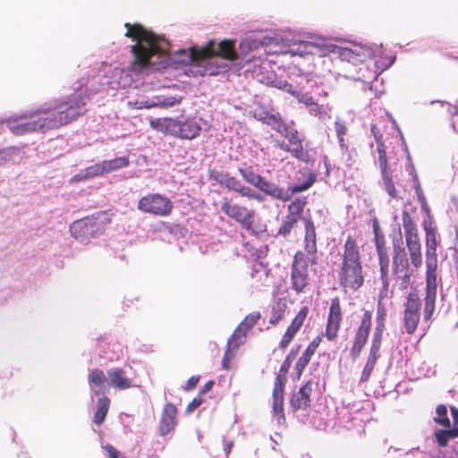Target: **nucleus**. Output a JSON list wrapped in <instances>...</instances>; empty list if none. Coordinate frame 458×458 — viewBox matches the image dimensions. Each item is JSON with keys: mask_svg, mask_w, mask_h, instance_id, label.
<instances>
[{"mask_svg": "<svg viewBox=\"0 0 458 458\" xmlns=\"http://www.w3.org/2000/svg\"><path fill=\"white\" fill-rule=\"evenodd\" d=\"M303 223L305 230L303 239L304 251H296L291 267V287L296 293H305L310 285V278L307 256L310 257L311 265H317L318 262L315 224L310 216L304 217Z\"/></svg>", "mask_w": 458, "mask_h": 458, "instance_id": "obj_1", "label": "nucleus"}, {"mask_svg": "<svg viewBox=\"0 0 458 458\" xmlns=\"http://www.w3.org/2000/svg\"><path fill=\"white\" fill-rule=\"evenodd\" d=\"M340 257L337 271L339 285L345 292H355L364 284V273L360 248L352 235L346 237Z\"/></svg>", "mask_w": 458, "mask_h": 458, "instance_id": "obj_2", "label": "nucleus"}, {"mask_svg": "<svg viewBox=\"0 0 458 458\" xmlns=\"http://www.w3.org/2000/svg\"><path fill=\"white\" fill-rule=\"evenodd\" d=\"M89 100V94L76 92L43 106L41 113L47 114L52 130L57 129L84 115L87 113L86 106Z\"/></svg>", "mask_w": 458, "mask_h": 458, "instance_id": "obj_3", "label": "nucleus"}, {"mask_svg": "<svg viewBox=\"0 0 458 458\" xmlns=\"http://www.w3.org/2000/svg\"><path fill=\"white\" fill-rule=\"evenodd\" d=\"M124 26L127 29L125 36L137 41L131 50L133 55L131 64L134 69L141 70L148 67L152 56L165 51L160 44V38L141 24L126 22Z\"/></svg>", "mask_w": 458, "mask_h": 458, "instance_id": "obj_4", "label": "nucleus"}, {"mask_svg": "<svg viewBox=\"0 0 458 458\" xmlns=\"http://www.w3.org/2000/svg\"><path fill=\"white\" fill-rule=\"evenodd\" d=\"M179 53L184 54L186 59L182 62L187 64H197L201 65L205 64V67L201 72V75H216L219 72L217 67H214L209 60L213 56H220L228 61H235L238 59V55L235 51L234 41L222 40L217 46L215 41H209L208 45L200 49L191 47L188 51L182 49Z\"/></svg>", "mask_w": 458, "mask_h": 458, "instance_id": "obj_5", "label": "nucleus"}, {"mask_svg": "<svg viewBox=\"0 0 458 458\" xmlns=\"http://www.w3.org/2000/svg\"><path fill=\"white\" fill-rule=\"evenodd\" d=\"M149 125L153 130L181 140L196 139L201 132V125L195 118L182 114L176 117L150 119Z\"/></svg>", "mask_w": 458, "mask_h": 458, "instance_id": "obj_6", "label": "nucleus"}, {"mask_svg": "<svg viewBox=\"0 0 458 458\" xmlns=\"http://www.w3.org/2000/svg\"><path fill=\"white\" fill-rule=\"evenodd\" d=\"M107 213L108 210L99 211L74 221L70 226L72 235L81 242L89 241L111 224L112 218L107 216Z\"/></svg>", "mask_w": 458, "mask_h": 458, "instance_id": "obj_7", "label": "nucleus"}, {"mask_svg": "<svg viewBox=\"0 0 458 458\" xmlns=\"http://www.w3.org/2000/svg\"><path fill=\"white\" fill-rule=\"evenodd\" d=\"M392 274L394 280V289L403 291L409 287L412 272L402 238L393 241Z\"/></svg>", "mask_w": 458, "mask_h": 458, "instance_id": "obj_8", "label": "nucleus"}, {"mask_svg": "<svg viewBox=\"0 0 458 458\" xmlns=\"http://www.w3.org/2000/svg\"><path fill=\"white\" fill-rule=\"evenodd\" d=\"M7 126L12 133L17 136L25 135L36 131L52 130L47 114L41 113V107L31 113L7 121Z\"/></svg>", "mask_w": 458, "mask_h": 458, "instance_id": "obj_9", "label": "nucleus"}, {"mask_svg": "<svg viewBox=\"0 0 458 458\" xmlns=\"http://www.w3.org/2000/svg\"><path fill=\"white\" fill-rule=\"evenodd\" d=\"M304 175L307 179L303 183L290 185L286 190L263 177L258 189L275 199L287 201L293 194L310 189L316 182L317 176L311 171H308Z\"/></svg>", "mask_w": 458, "mask_h": 458, "instance_id": "obj_10", "label": "nucleus"}, {"mask_svg": "<svg viewBox=\"0 0 458 458\" xmlns=\"http://www.w3.org/2000/svg\"><path fill=\"white\" fill-rule=\"evenodd\" d=\"M402 222L411 263L414 268L418 269L422 266V252L417 226L406 210L403 211Z\"/></svg>", "mask_w": 458, "mask_h": 458, "instance_id": "obj_11", "label": "nucleus"}, {"mask_svg": "<svg viewBox=\"0 0 458 458\" xmlns=\"http://www.w3.org/2000/svg\"><path fill=\"white\" fill-rule=\"evenodd\" d=\"M342 321L343 310L340 299L339 297H335L330 302L325 332L322 335H317L307 347L317 351L322 341V336H325L329 342L335 341L338 337Z\"/></svg>", "mask_w": 458, "mask_h": 458, "instance_id": "obj_12", "label": "nucleus"}, {"mask_svg": "<svg viewBox=\"0 0 458 458\" xmlns=\"http://www.w3.org/2000/svg\"><path fill=\"white\" fill-rule=\"evenodd\" d=\"M137 208L155 216H169L173 212L174 204L165 195L148 193L139 199Z\"/></svg>", "mask_w": 458, "mask_h": 458, "instance_id": "obj_13", "label": "nucleus"}, {"mask_svg": "<svg viewBox=\"0 0 458 458\" xmlns=\"http://www.w3.org/2000/svg\"><path fill=\"white\" fill-rule=\"evenodd\" d=\"M426 296L423 309V320L428 323L433 316L437 295V259H426Z\"/></svg>", "mask_w": 458, "mask_h": 458, "instance_id": "obj_14", "label": "nucleus"}, {"mask_svg": "<svg viewBox=\"0 0 458 458\" xmlns=\"http://www.w3.org/2000/svg\"><path fill=\"white\" fill-rule=\"evenodd\" d=\"M421 306L422 302L418 291L411 288L403 302V327L408 335H413L418 328Z\"/></svg>", "mask_w": 458, "mask_h": 458, "instance_id": "obj_15", "label": "nucleus"}, {"mask_svg": "<svg viewBox=\"0 0 458 458\" xmlns=\"http://www.w3.org/2000/svg\"><path fill=\"white\" fill-rule=\"evenodd\" d=\"M296 53L301 56L306 55L326 56L329 53H337L341 57L347 59L349 62H355L359 55L355 54L352 49L341 48L335 46L320 45L310 41H301L297 45Z\"/></svg>", "mask_w": 458, "mask_h": 458, "instance_id": "obj_16", "label": "nucleus"}, {"mask_svg": "<svg viewBox=\"0 0 458 458\" xmlns=\"http://www.w3.org/2000/svg\"><path fill=\"white\" fill-rule=\"evenodd\" d=\"M221 210L230 218L240 223L244 229L251 231L254 233V211L249 210L246 207L231 203L227 199H224L221 203Z\"/></svg>", "mask_w": 458, "mask_h": 458, "instance_id": "obj_17", "label": "nucleus"}, {"mask_svg": "<svg viewBox=\"0 0 458 458\" xmlns=\"http://www.w3.org/2000/svg\"><path fill=\"white\" fill-rule=\"evenodd\" d=\"M306 204V198H297L288 205V213L283 218L277 235H281L284 238L290 235L293 227L301 218Z\"/></svg>", "mask_w": 458, "mask_h": 458, "instance_id": "obj_18", "label": "nucleus"}, {"mask_svg": "<svg viewBox=\"0 0 458 458\" xmlns=\"http://www.w3.org/2000/svg\"><path fill=\"white\" fill-rule=\"evenodd\" d=\"M372 324V314L366 310L360 319V325L355 331L352 344L350 349L351 357L356 360L367 344Z\"/></svg>", "mask_w": 458, "mask_h": 458, "instance_id": "obj_19", "label": "nucleus"}, {"mask_svg": "<svg viewBox=\"0 0 458 458\" xmlns=\"http://www.w3.org/2000/svg\"><path fill=\"white\" fill-rule=\"evenodd\" d=\"M377 151L378 153V165L380 168L385 190L391 198L394 199L397 197L398 192L394 186L392 170L388 165L386 147L385 143H379L377 145Z\"/></svg>", "mask_w": 458, "mask_h": 458, "instance_id": "obj_20", "label": "nucleus"}, {"mask_svg": "<svg viewBox=\"0 0 458 458\" xmlns=\"http://www.w3.org/2000/svg\"><path fill=\"white\" fill-rule=\"evenodd\" d=\"M308 314L309 308L307 306L301 307L283 335L278 344L279 349L285 350L288 347L290 343L302 327Z\"/></svg>", "mask_w": 458, "mask_h": 458, "instance_id": "obj_21", "label": "nucleus"}, {"mask_svg": "<svg viewBox=\"0 0 458 458\" xmlns=\"http://www.w3.org/2000/svg\"><path fill=\"white\" fill-rule=\"evenodd\" d=\"M287 378L277 375L274 382L273 389V412L277 416L278 423H284L286 419L284 411V394Z\"/></svg>", "mask_w": 458, "mask_h": 458, "instance_id": "obj_22", "label": "nucleus"}, {"mask_svg": "<svg viewBox=\"0 0 458 458\" xmlns=\"http://www.w3.org/2000/svg\"><path fill=\"white\" fill-rule=\"evenodd\" d=\"M260 313L259 311H253L248 314L229 338V345L240 346L242 344L247 333L258 323Z\"/></svg>", "mask_w": 458, "mask_h": 458, "instance_id": "obj_23", "label": "nucleus"}, {"mask_svg": "<svg viewBox=\"0 0 458 458\" xmlns=\"http://www.w3.org/2000/svg\"><path fill=\"white\" fill-rule=\"evenodd\" d=\"M282 135L288 140L289 143L277 140L276 146L279 147L282 150L291 153V155L293 157L299 160H304L305 153L302 146V141L299 138V133L297 130H292Z\"/></svg>", "mask_w": 458, "mask_h": 458, "instance_id": "obj_24", "label": "nucleus"}, {"mask_svg": "<svg viewBox=\"0 0 458 458\" xmlns=\"http://www.w3.org/2000/svg\"><path fill=\"white\" fill-rule=\"evenodd\" d=\"M177 414L178 410L174 404L172 403L165 404L158 426L161 436H165L174 430L178 423Z\"/></svg>", "mask_w": 458, "mask_h": 458, "instance_id": "obj_25", "label": "nucleus"}, {"mask_svg": "<svg viewBox=\"0 0 458 458\" xmlns=\"http://www.w3.org/2000/svg\"><path fill=\"white\" fill-rule=\"evenodd\" d=\"M311 393L312 384L310 381H308L297 392L292 394L290 398L291 408L294 411L310 408Z\"/></svg>", "mask_w": 458, "mask_h": 458, "instance_id": "obj_26", "label": "nucleus"}, {"mask_svg": "<svg viewBox=\"0 0 458 458\" xmlns=\"http://www.w3.org/2000/svg\"><path fill=\"white\" fill-rule=\"evenodd\" d=\"M182 98L169 97L162 98L161 96H156L152 99H147L145 101L136 100L134 102H129V106L136 109L141 108H153L161 107L166 108L180 104Z\"/></svg>", "mask_w": 458, "mask_h": 458, "instance_id": "obj_27", "label": "nucleus"}, {"mask_svg": "<svg viewBox=\"0 0 458 458\" xmlns=\"http://www.w3.org/2000/svg\"><path fill=\"white\" fill-rule=\"evenodd\" d=\"M223 187H225L229 191L238 192L240 195L249 199H257L259 201L263 199L259 194L252 191L250 187L245 186L239 179L234 176H231L229 174L225 178Z\"/></svg>", "mask_w": 458, "mask_h": 458, "instance_id": "obj_28", "label": "nucleus"}, {"mask_svg": "<svg viewBox=\"0 0 458 458\" xmlns=\"http://www.w3.org/2000/svg\"><path fill=\"white\" fill-rule=\"evenodd\" d=\"M387 316V310L382 304V301L378 299L377 305V317H376V327L373 333L371 343L381 344L383 340V333L386 329V320Z\"/></svg>", "mask_w": 458, "mask_h": 458, "instance_id": "obj_29", "label": "nucleus"}, {"mask_svg": "<svg viewBox=\"0 0 458 458\" xmlns=\"http://www.w3.org/2000/svg\"><path fill=\"white\" fill-rule=\"evenodd\" d=\"M109 385L116 389L125 390L132 386L131 379H130L125 371L122 368H113L107 371Z\"/></svg>", "mask_w": 458, "mask_h": 458, "instance_id": "obj_30", "label": "nucleus"}, {"mask_svg": "<svg viewBox=\"0 0 458 458\" xmlns=\"http://www.w3.org/2000/svg\"><path fill=\"white\" fill-rule=\"evenodd\" d=\"M381 344L371 343L369 354L360 376V382H368L380 356Z\"/></svg>", "mask_w": 458, "mask_h": 458, "instance_id": "obj_31", "label": "nucleus"}, {"mask_svg": "<svg viewBox=\"0 0 458 458\" xmlns=\"http://www.w3.org/2000/svg\"><path fill=\"white\" fill-rule=\"evenodd\" d=\"M269 273L270 269L267 265H265L262 261H257L252 266L250 276L257 286H267Z\"/></svg>", "mask_w": 458, "mask_h": 458, "instance_id": "obj_32", "label": "nucleus"}, {"mask_svg": "<svg viewBox=\"0 0 458 458\" xmlns=\"http://www.w3.org/2000/svg\"><path fill=\"white\" fill-rule=\"evenodd\" d=\"M259 120L262 123L271 126L273 130L279 132L281 135L293 130L283 121L279 114L267 113L264 116L260 117Z\"/></svg>", "mask_w": 458, "mask_h": 458, "instance_id": "obj_33", "label": "nucleus"}, {"mask_svg": "<svg viewBox=\"0 0 458 458\" xmlns=\"http://www.w3.org/2000/svg\"><path fill=\"white\" fill-rule=\"evenodd\" d=\"M373 232L375 236V245L378 260L388 257L387 248L386 246V239L382 232L379 223L377 219L373 221Z\"/></svg>", "mask_w": 458, "mask_h": 458, "instance_id": "obj_34", "label": "nucleus"}, {"mask_svg": "<svg viewBox=\"0 0 458 458\" xmlns=\"http://www.w3.org/2000/svg\"><path fill=\"white\" fill-rule=\"evenodd\" d=\"M89 383L91 389L96 394H99L100 391L105 388L106 377L103 370L93 369L89 374Z\"/></svg>", "mask_w": 458, "mask_h": 458, "instance_id": "obj_35", "label": "nucleus"}, {"mask_svg": "<svg viewBox=\"0 0 458 458\" xmlns=\"http://www.w3.org/2000/svg\"><path fill=\"white\" fill-rule=\"evenodd\" d=\"M111 401L108 397L103 395L98 399V409L94 414L93 422L97 425H101L109 411Z\"/></svg>", "mask_w": 458, "mask_h": 458, "instance_id": "obj_36", "label": "nucleus"}, {"mask_svg": "<svg viewBox=\"0 0 458 458\" xmlns=\"http://www.w3.org/2000/svg\"><path fill=\"white\" fill-rule=\"evenodd\" d=\"M286 309L287 303L285 300L279 299L276 302H275L271 308L269 323L271 325H276L281 321L284 317Z\"/></svg>", "mask_w": 458, "mask_h": 458, "instance_id": "obj_37", "label": "nucleus"}, {"mask_svg": "<svg viewBox=\"0 0 458 458\" xmlns=\"http://www.w3.org/2000/svg\"><path fill=\"white\" fill-rule=\"evenodd\" d=\"M457 437L458 428L455 426L452 428H448L446 429H441L435 432L436 441L441 447L446 446L450 439L455 438Z\"/></svg>", "mask_w": 458, "mask_h": 458, "instance_id": "obj_38", "label": "nucleus"}, {"mask_svg": "<svg viewBox=\"0 0 458 458\" xmlns=\"http://www.w3.org/2000/svg\"><path fill=\"white\" fill-rule=\"evenodd\" d=\"M426 259H437V240L436 233L432 229H426Z\"/></svg>", "mask_w": 458, "mask_h": 458, "instance_id": "obj_39", "label": "nucleus"}, {"mask_svg": "<svg viewBox=\"0 0 458 458\" xmlns=\"http://www.w3.org/2000/svg\"><path fill=\"white\" fill-rule=\"evenodd\" d=\"M238 172L242 175V177L248 183L253 185L254 187L258 188L263 179V176H261L259 174H256L251 167L249 168H239Z\"/></svg>", "mask_w": 458, "mask_h": 458, "instance_id": "obj_40", "label": "nucleus"}, {"mask_svg": "<svg viewBox=\"0 0 458 458\" xmlns=\"http://www.w3.org/2000/svg\"><path fill=\"white\" fill-rule=\"evenodd\" d=\"M106 174L123 168L129 165L130 161L126 157H119L110 160L103 161Z\"/></svg>", "mask_w": 458, "mask_h": 458, "instance_id": "obj_41", "label": "nucleus"}, {"mask_svg": "<svg viewBox=\"0 0 458 458\" xmlns=\"http://www.w3.org/2000/svg\"><path fill=\"white\" fill-rule=\"evenodd\" d=\"M380 272V281L382 284V287L379 290L378 293V299L380 301H383L384 299H386L389 297V287H390V281H389V268H381L379 269Z\"/></svg>", "mask_w": 458, "mask_h": 458, "instance_id": "obj_42", "label": "nucleus"}, {"mask_svg": "<svg viewBox=\"0 0 458 458\" xmlns=\"http://www.w3.org/2000/svg\"><path fill=\"white\" fill-rule=\"evenodd\" d=\"M244 250L249 253V256L254 259H260L267 256L268 248L267 246L256 247L251 242H245L243 244Z\"/></svg>", "mask_w": 458, "mask_h": 458, "instance_id": "obj_43", "label": "nucleus"}, {"mask_svg": "<svg viewBox=\"0 0 458 458\" xmlns=\"http://www.w3.org/2000/svg\"><path fill=\"white\" fill-rule=\"evenodd\" d=\"M436 417H434V421L445 428H448L451 427L450 420L447 416V408L444 404H439L436 408Z\"/></svg>", "mask_w": 458, "mask_h": 458, "instance_id": "obj_44", "label": "nucleus"}, {"mask_svg": "<svg viewBox=\"0 0 458 458\" xmlns=\"http://www.w3.org/2000/svg\"><path fill=\"white\" fill-rule=\"evenodd\" d=\"M315 352L316 351L307 347L301 356L299 358L295 364V369L299 376L301 375L302 371L307 367Z\"/></svg>", "mask_w": 458, "mask_h": 458, "instance_id": "obj_45", "label": "nucleus"}, {"mask_svg": "<svg viewBox=\"0 0 458 458\" xmlns=\"http://www.w3.org/2000/svg\"><path fill=\"white\" fill-rule=\"evenodd\" d=\"M85 170L89 179L102 176L103 174H106V170L105 168L103 161L101 163L95 164L94 165H90L87 167Z\"/></svg>", "mask_w": 458, "mask_h": 458, "instance_id": "obj_46", "label": "nucleus"}, {"mask_svg": "<svg viewBox=\"0 0 458 458\" xmlns=\"http://www.w3.org/2000/svg\"><path fill=\"white\" fill-rule=\"evenodd\" d=\"M239 346L229 345V340L227 341L226 351L225 352L222 366L225 369H230V361L234 357V351L238 349Z\"/></svg>", "mask_w": 458, "mask_h": 458, "instance_id": "obj_47", "label": "nucleus"}, {"mask_svg": "<svg viewBox=\"0 0 458 458\" xmlns=\"http://www.w3.org/2000/svg\"><path fill=\"white\" fill-rule=\"evenodd\" d=\"M308 107L310 115L320 117L323 114H326L323 105H319L316 101H313V104H310Z\"/></svg>", "mask_w": 458, "mask_h": 458, "instance_id": "obj_48", "label": "nucleus"}, {"mask_svg": "<svg viewBox=\"0 0 458 458\" xmlns=\"http://www.w3.org/2000/svg\"><path fill=\"white\" fill-rule=\"evenodd\" d=\"M294 98L306 106H309L310 104H313V101H315L308 92L300 91L299 93L294 94Z\"/></svg>", "mask_w": 458, "mask_h": 458, "instance_id": "obj_49", "label": "nucleus"}, {"mask_svg": "<svg viewBox=\"0 0 458 458\" xmlns=\"http://www.w3.org/2000/svg\"><path fill=\"white\" fill-rule=\"evenodd\" d=\"M228 173H224L221 171L213 170L209 173V178L211 180L216 181L221 186H224L225 178L227 177Z\"/></svg>", "mask_w": 458, "mask_h": 458, "instance_id": "obj_50", "label": "nucleus"}, {"mask_svg": "<svg viewBox=\"0 0 458 458\" xmlns=\"http://www.w3.org/2000/svg\"><path fill=\"white\" fill-rule=\"evenodd\" d=\"M204 400L200 394H198V396L194 397L192 401L188 404L186 408V411L191 413L194 411L197 408H199L202 403Z\"/></svg>", "mask_w": 458, "mask_h": 458, "instance_id": "obj_51", "label": "nucleus"}, {"mask_svg": "<svg viewBox=\"0 0 458 458\" xmlns=\"http://www.w3.org/2000/svg\"><path fill=\"white\" fill-rule=\"evenodd\" d=\"M416 193H417L418 200L420 203L421 208L426 212H429V208L428 206L426 197L424 196L421 189H420V188L416 189Z\"/></svg>", "mask_w": 458, "mask_h": 458, "instance_id": "obj_52", "label": "nucleus"}, {"mask_svg": "<svg viewBox=\"0 0 458 458\" xmlns=\"http://www.w3.org/2000/svg\"><path fill=\"white\" fill-rule=\"evenodd\" d=\"M335 130L337 137H344L347 133V127L344 122L336 121L335 123Z\"/></svg>", "mask_w": 458, "mask_h": 458, "instance_id": "obj_53", "label": "nucleus"}, {"mask_svg": "<svg viewBox=\"0 0 458 458\" xmlns=\"http://www.w3.org/2000/svg\"><path fill=\"white\" fill-rule=\"evenodd\" d=\"M102 448L105 449L109 456V458H121V453L115 449L112 445H102Z\"/></svg>", "mask_w": 458, "mask_h": 458, "instance_id": "obj_54", "label": "nucleus"}, {"mask_svg": "<svg viewBox=\"0 0 458 458\" xmlns=\"http://www.w3.org/2000/svg\"><path fill=\"white\" fill-rule=\"evenodd\" d=\"M87 180H89V177H88V174L86 173V170H82L80 173L74 174L71 178L70 182L71 183H76V182H80L87 181Z\"/></svg>", "mask_w": 458, "mask_h": 458, "instance_id": "obj_55", "label": "nucleus"}, {"mask_svg": "<svg viewBox=\"0 0 458 458\" xmlns=\"http://www.w3.org/2000/svg\"><path fill=\"white\" fill-rule=\"evenodd\" d=\"M293 360H292L291 355L286 356L285 360L283 361V363L280 367V372L283 373V374H281L282 376H284L286 377L285 374L288 372Z\"/></svg>", "mask_w": 458, "mask_h": 458, "instance_id": "obj_56", "label": "nucleus"}, {"mask_svg": "<svg viewBox=\"0 0 458 458\" xmlns=\"http://www.w3.org/2000/svg\"><path fill=\"white\" fill-rule=\"evenodd\" d=\"M199 381V376H192V377H191L188 379V381L186 382L184 389L186 391H190V390L194 389L197 386Z\"/></svg>", "mask_w": 458, "mask_h": 458, "instance_id": "obj_57", "label": "nucleus"}, {"mask_svg": "<svg viewBox=\"0 0 458 458\" xmlns=\"http://www.w3.org/2000/svg\"><path fill=\"white\" fill-rule=\"evenodd\" d=\"M213 386H214V381H212V380L208 381V382H207V383L202 386V388L200 389V391H199V394L202 395V394H206V393L209 392V391L212 389Z\"/></svg>", "mask_w": 458, "mask_h": 458, "instance_id": "obj_58", "label": "nucleus"}, {"mask_svg": "<svg viewBox=\"0 0 458 458\" xmlns=\"http://www.w3.org/2000/svg\"><path fill=\"white\" fill-rule=\"evenodd\" d=\"M375 130H376V126L373 125L372 128H371V131L374 133L377 145H378L379 143H384V141H383V135L381 133H379L378 131L376 132Z\"/></svg>", "mask_w": 458, "mask_h": 458, "instance_id": "obj_59", "label": "nucleus"}, {"mask_svg": "<svg viewBox=\"0 0 458 458\" xmlns=\"http://www.w3.org/2000/svg\"><path fill=\"white\" fill-rule=\"evenodd\" d=\"M379 269L389 268V257L378 260Z\"/></svg>", "mask_w": 458, "mask_h": 458, "instance_id": "obj_60", "label": "nucleus"}, {"mask_svg": "<svg viewBox=\"0 0 458 458\" xmlns=\"http://www.w3.org/2000/svg\"><path fill=\"white\" fill-rule=\"evenodd\" d=\"M284 89H285V90H286L289 94H291L293 98H294V94H295V93H299V92H300V90H296V89H294V88L293 87V85H291V84H287V83L284 85Z\"/></svg>", "mask_w": 458, "mask_h": 458, "instance_id": "obj_61", "label": "nucleus"}, {"mask_svg": "<svg viewBox=\"0 0 458 458\" xmlns=\"http://www.w3.org/2000/svg\"><path fill=\"white\" fill-rule=\"evenodd\" d=\"M451 412L453 415L454 423L456 425L458 423V408L451 407Z\"/></svg>", "mask_w": 458, "mask_h": 458, "instance_id": "obj_62", "label": "nucleus"}, {"mask_svg": "<svg viewBox=\"0 0 458 458\" xmlns=\"http://www.w3.org/2000/svg\"><path fill=\"white\" fill-rule=\"evenodd\" d=\"M233 445V444L232 441L225 444V452L226 455H228L230 454Z\"/></svg>", "mask_w": 458, "mask_h": 458, "instance_id": "obj_63", "label": "nucleus"}, {"mask_svg": "<svg viewBox=\"0 0 458 458\" xmlns=\"http://www.w3.org/2000/svg\"><path fill=\"white\" fill-rule=\"evenodd\" d=\"M338 138V141H339V145L340 147L343 148V149H347V145L345 143V140H344V137H337Z\"/></svg>", "mask_w": 458, "mask_h": 458, "instance_id": "obj_64", "label": "nucleus"}]
</instances>
